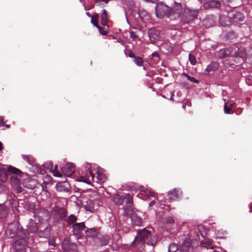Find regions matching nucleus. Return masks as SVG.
I'll use <instances>...</instances> for the list:
<instances>
[{"label":"nucleus","mask_w":252,"mask_h":252,"mask_svg":"<svg viewBox=\"0 0 252 252\" xmlns=\"http://www.w3.org/2000/svg\"><path fill=\"white\" fill-rule=\"evenodd\" d=\"M246 58L245 50L244 48H239L234 55L228 57L224 60L223 63L225 66L231 65L238 66L243 63Z\"/></svg>","instance_id":"4"},{"label":"nucleus","mask_w":252,"mask_h":252,"mask_svg":"<svg viewBox=\"0 0 252 252\" xmlns=\"http://www.w3.org/2000/svg\"><path fill=\"white\" fill-rule=\"evenodd\" d=\"M219 20L220 24L223 26H227L230 24V18L228 16H220Z\"/></svg>","instance_id":"26"},{"label":"nucleus","mask_w":252,"mask_h":252,"mask_svg":"<svg viewBox=\"0 0 252 252\" xmlns=\"http://www.w3.org/2000/svg\"><path fill=\"white\" fill-rule=\"evenodd\" d=\"M80 182H82L83 183H87L89 185L91 184V182L90 181L89 179H87L86 177H84L83 176H80Z\"/></svg>","instance_id":"46"},{"label":"nucleus","mask_w":252,"mask_h":252,"mask_svg":"<svg viewBox=\"0 0 252 252\" xmlns=\"http://www.w3.org/2000/svg\"><path fill=\"white\" fill-rule=\"evenodd\" d=\"M10 177V182L12 188L20 185V179L17 177V175H12Z\"/></svg>","instance_id":"20"},{"label":"nucleus","mask_w":252,"mask_h":252,"mask_svg":"<svg viewBox=\"0 0 252 252\" xmlns=\"http://www.w3.org/2000/svg\"><path fill=\"white\" fill-rule=\"evenodd\" d=\"M144 0L145 1H147V2H151L152 3H155L157 1H158V0Z\"/></svg>","instance_id":"60"},{"label":"nucleus","mask_w":252,"mask_h":252,"mask_svg":"<svg viewBox=\"0 0 252 252\" xmlns=\"http://www.w3.org/2000/svg\"><path fill=\"white\" fill-rule=\"evenodd\" d=\"M96 2H99V1H103L105 3H107L109 1V0H94Z\"/></svg>","instance_id":"59"},{"label":"nucleus","mask_w":252,"mask_h":252,"mask_svg":"<svg viewBox=\"0 0 252 252\" xmlns=\"http://www.w3.org/2000/svg\"><path fill=\"white\" fill-rule=\"evenodd\" d=\"M152 58H155L156 59H157L156 61H158V60L159 59V55L157 52H154L152 54Z\"/></svg>","instance_id":"57"},{"label":"nucleus","mask_w":252,"mask_h":252,"mask_svg":"<svg viewBox=\"0 0 252 252\" xmlns=\"http://www.w3.org/2000/svg\"><path fill=\"white\" fill-rule=\"evenodd\" d=\"M174 94H171V96H170V99L171 100H172V101H173V100H174Z\"/></svg>","instance_id":"63"},{"label":"nucleus","mask_w":252,"mask_h":252,"mask_svg":"<svg viewBox=\"0 0 252 252\" xmlns=\"http://www.w3.org/2000/svg\"><path fill=\"white\" fill-rule=\"evenodd\" d=\"M139 14L140 17H147L148 16L147 12L144 10H139Z\"/></svg>","instance_id":"51"},{"label":"nucleus","mask_w":252,"mask_h":252,"mask_svg":"<svg viewBox=\"0 0 252 252\" xmlns=\"http://www.w3.org/2000/svg\"><path fill=\"white\" fill-rule=\"evenodd\" d=\"M130 37L132 38L133 40H135L137 39L138 37V35L136 34V32L132 31L130 32Z\"/></svg>","instance_id":"53"},{"label":"nucleus","mask_w":252,"mask_h":252,"mask_svg":"<svg viewBox=\"0 0 252 252\" xmlns=\"http://www.w3.org/2000/svg\"><path fill=\"white\" fill-rule=\"evenodd\" d=\"M166 222L171 225V228L172 229H175L177 226V222H175V219L172 217H167L166 219Z\"/></svg>","instance_id":"29"},{"label":"nucleus","mask_w":252,"mask_h":252,"mask_svg":"<svg viewBox=\"0 0 252 252\" xmlns=\"http://www.w3.org/2000/svg\"><path fill=\"white\" fill-rule=\"evenodd\" d=\"M86 204H84L83 201L80 200V208H83L86 211L92 212L94 209L93 205L92 204H89L88 202H86Z\"/></svg>","instance_id":"27"},{"label":"nucleus","mask_w":252,"mask_h":252,"mask_svg":"<svg viewBox=\"0 0 252 252\" xmlns=\"http://www.w3.org/2000/svg\"><path fill=\"white\" fill-rule=\"evenodd\" d=\"M73 235L69 238H65L62 242V247L63 252H78V247L75 243L72 241L73 237L79 239V223L73 225Z\"/></svg>","instance_id":"3"},{"label":"nucleus","mask_w":252,"mask_h":252,"mask_svg":"<svg viewBox=\"0 0 252 252\" xmlns=\"http://www.w3.org/2000/svg\"><path fill=\"white\" fill-rule=\"evenodd\" d=\"M182 13V4L176 2L170 7L162 3H159L156 8V13L158 18H162L166 16L170 20L179 19Z\"/></svg>","instance_id":"1"},{"label":"nucleus","mask_w":252,"mask_h":252,"mask_svg":"<svg viewBox=\"0 0 252 252\" xmlns=\"http://www.w3.org/2000/svg\"><path fill=\"white\" fill-rule=\"evenodd\" d=\"M148 34L151 42L154 43L158 40L159 32L156 30L155 28H151L148 31Z\"/></svg>","instance_id":"13"},{"label":"nucleus","mask_w":252,"mask_h":252,"mask_svg":"<svg viewBox=\"0 0 252 252\" xmlns=\"http://www.w3.org/2000/svg\"><path fill=\"white\" fill-rule=\"evenodd\" d=\"M246 81L248 85H252V76H247L246 78Z\"/></svg>","instance_id":"49"},{"label":"nucleus","mask_w":252,"mask_h":252,"mask_svg":"<svg viewBox=\"0 0 252 252\" xmlns=\"http://www.w3.org/2000/svg\"><path fill=\"white\" fill-rule=\"evenodd\" d=\"M246 58L245 61L247 63H252V48L250 49L247 52L245 50Z\"/></svg>","instance_id":"31"},{"label":"nucleus","mask_w":252,"mask_h":252,"mask_svg":"<svg viewBox=\"0 0 252 252\" xmlns=\"http://www.w3.org/2000/svg\"><path fill=\"white\" fill-rule=\"evenodd\" d=\"M48 242L49 245H51L53 246H56V243L54 239H49Z\"/></svg>","instance_id":"55"},{"label":"nucleus","mask_w":252,"mask_h":252,"mask_svg":"<svg viewBox=\"0 0 252 252\" xmlns=\"http://www.w3.org/2000/svg\"><path fill=\"white\" fill-rule=\"evenodd\" d=\"M51 228L49 227H45L44 230H40L38 232V235L40 237L48 238L50 235Z\"/></svg>","instance_id":"23"},{"label":"nucleus","mask_w":252,"mask_h":252,"mask_svg":"<svg viewBox=\"0 0 252 252\" xmlns=\"http://www.w3.org/2000/svg\"><path fill=\"white\" fill-rule=\"evenodd\" d=\"M146 243L148 245L154 246L156 243L155 239L152 238L151 232L146 228L139 230L137 235L133 241L132 245L137 249H141Z\"/></svg>","instance_id":"2"},{"label":"nucleus","mask_w":252,"mask_h":252,"mask_svg":"<svg viewBox=\"0 0 252 252\" xmlns=\"http://www.w3.org/2000/svg\"><path fill=\"white\" fill-rule=\"evenodd\" d=\"M97 28H98V29L99 30V32L101 35H107L108 32L106 31H104L103 30V28L101 27L100 26H99V27H97Z\"/></svg>","instance_id":"48"},{"label":"nucleus","mask_w":252,"mask_h":252,"mask_svg":"<svg viewBox=\"0 0 252 252\" xmlns=\"http://www.w3.org/2000/svg\"><path fill=\"white\" fill-rule=\"evenodd\" d=\"M109 243V238L108 237H104L102 238L100 241V245L101 246H106Z\"/></svg>","instance_id":"42"},{"label":"nucleus","mask_w":252,"mask_h":252,"mask_svg":"<svg viewBox=\"0 0 252 252\" xmlns=\"http://www.w3.org/2000/svg\"><path fill=\"white\" fill-rule=\"evenodd\" d=\"M182 194V192L179 189H174L168 192L167 196L170 200L174 201L180 198Z\"/></svg>","instance_id":"12"},{"label":"nucleus","mask_w":252,"mask_h":252,"mask_svg":"<svg viewBox=\"0 0 252 252\" xmlns=\"http://www.w3.org/2000/svg\"><path fill=\"white\" fill-rule=\"evenodd\" d=\"M220 6V1L217 0H208L203 5V7L205 9L219 8Z\"/></svg>","instance_id":"16"},{"label":"nucleus","mask_w":252,"mask_h":252,"mask_svg":"<svg viewBox=\"0 0 252 252\" xmlns=\"http://www.w3.org/2000/svg\"><path fill=\"white\" fill-rule=\"evenodd\" d=\"M189 61L190 62L191 64L192 65L195 64L196 63V58L195 56L192 55L191 54H189Z\"/></svg>","instance_id":"43"},{"label":"nucleus","mask_w":252,"mask_h":252,"mask_svg":"<svg viewBox=\"0 0 252 252\" xmlns=\"http://www.w3.org/2000/svg\"><path fill=\"white\" fill-rule=\"evenodd\" d=\"M144 192L145 195L148 196L149 198H150V197L156 198L155 192L153 190H152L150 189H146L144 190Z\"/></svg>","instance_id":"39"},{"label":"nucleus","mask_w":252,"mask_h":252,"mask_svg":"<svg viewBox=\"0 0 252 252\" xmlns=\"http://www.w3.org/2000/svg\"><path fill=\"white\" fill-rule=\"evenodd\" d=\"M101 24L106 25L108 22V14L106 10L103 9L101 16Z\"/></svg>","instance_id":"32"},{"label":"nucleus","mask_w":252,"mask_h":252,"mask_svg":"<svg viewBox=\"0 0 252 252\" xmlns=\"http://www.w3.org/2000/svg\"><path fill=\"white\" fill-rule=\"evenodd\" d=\"M56 188L58 191L67 192L69 191L70 185L69 183L66 181L59 182L57 183Z\"/></svg>","instance_id":"14"},{"label":"nucleus","mask_w":252,"mask_h":252,"mask_svg":"<svg viewBox=\"0 0 252 252\" xmlns=\"http://www.w3.org/2000/svg\"><path fill=\"white\" fill-rule=\"evenodd\" d=\"M219 66V64L217 63H212L207 67V69L209 70H211L212 69V67H213V69L215 70L218 68Z\"/></svg>","instance_id":"45"},{"label":"nucleus","mask_w":252,"mask_h":252,"mask_svg":"<svg viewBox=\"0 0 252 252\" xmlns=\"http://www.w3.org/2000/svg\"><path fill=\"white\" fill-rule=\"evenodd\" d=\"M85 234V237H94L97 235L96 229L94 228L89 229H87L84 233Z\"/></svg>","instance_id":"25"},{"label":"nucleus","mask_w":252,"mask_h":252,"mask_svg":"<svg viewBox=\"0 0 252 252\" xmlns=\"http://www.w3.org/2000/svg\"><path fill=\"white\" fill-rule=\"evenodd\" d=\"M232 52V49L231 48H227L225 49H221L219 51V56L220 58H226L230 55Z\"/></svg>","instance_id":"18"},{"label":"nucleus","mask_w":252,"mask_h":252,"mask_svg":"<svg viewBox=\"0 0 252 252\" xmlns=\"http://www.w3.org/2000/svg\"><path fill=\"white\" fill-rule=\"evenodd\" d=\"M98 14L93 15L91 18V23L96 28L99 26L98 24Z\"/></svg>","instance_id":"37"},{"label":"nucleus","mask_w":252,"mask_h":252,"mask_svg":"<svg viewBox=\"0 0 252 252\" xmlns=\"http://www.w3.org/2000/svg\"><path fill=\"white\" fill-rule=\"evenodd\" d=\"M3 119L2 117L0 116V124L2 125L3 124Z\"/></svg>","instance_id":"62"},{"label":"nucleus","mask_w":252,"mask_h":252,"mask_svg":"<svg viewBox=\"0 0 252 252\" xmlns=\"http://www.w3.org/2000/svg\"><path fill=\"white\" fill-rule=\"evenodd\" d=\"M198 13V11L197 10H193L186 8L183 11L181 21L184 23L188 24L196 18Z\"/></svg>","instance_id":"6"},{"label":"nucleus","mask_w":252,"mask_h":252,"mask_svg":"<svg viewBox=\"0 0 252 252\" xmlns=\"http://www.w3.org/2000/svg\"><path fill=\"white\" fill-rule=\"evenodd\" d=\"M124 197L123 195L116 194L114 196V202L117 205H121L124 202Z\"/></svg>","instance_id":"28"},{"label":"nucleus","mask_w":252,"mask_h":252,"mask_svg":"<svg viewBox=\"0 0 252 252\" xmlns=\"http://www.w3.org/2000/svg\"><path fill=\"white\" fill-rule=\"evenodd\" d=\"M156 202L155 200H153L149 204V206H153L154 205H155L156 204Z\"/></svg>","instance_id":"58"},{"label":"nucleus","mask_w":252,"mask_h":252,"mask_svg":"<svg viewBox=\"0 0 252 252\" xmlns=\"http://www.w3.org/2000/svg\"><path fill=\"white\" fill-rule=\"evenodd\" d=\"M134 63L138 66H141L144 63V60L141 57L135 56L133 58Z\"/></svg>","instance_id":"33"},{"label":"nucleus","mask_w":252,"mask_h":252,"mask_svg":"<svg viewBox=\"0 0 252 252\" xmlns=\"http://www.w3.org/2000/svg\"><path fill=\"white\" fill-rule=\"evenodd\" d=\"M244 18V16L240 12H237L234 15V20L236 22H242Z\"/></svg>","instance_id":"35"},{"label":"nucleus","mask_w":252,"mask_h":252,"mask_svg":"<svg viewBox=\"0 0 252 252\" xmlns=\"http://www.w3.org/2000/svg\"><path fill=\"white\" fill-rule=\"evenodd\" d=\"M87 168H88L87 171H89V174L91 175L92 180L94 181V175L90 170L91 165L90 164H87Z\"/></svg>","instance_id":"52"},{"label":"nucleus","mask_w":252,"mask_h":252,"mask_svg":"<svg viewBox=\"0 0 252 252\" xmlns=\"http://www.w3.org/2000/svg\"><path fill=\"white\" fill-rule=\"evenodd\" d=\"M187 78L188 79V80H189L190 81L192 82H193V83H199V81L197 79H196L195 78H194V77H191L190 76H188Z\"/></svg>","instance_id":"54"},{"label":"nucleus","mask_w":252,"mask_h":252,"mask_svg":"<svg viewBox=\"0 0 252 252\" xmlns=\"http://www.w3.org/2000/svg\"><path fill=\"white\" fill-rule=\"evenodd\" d=\"M124 202L126 204V206L123 207V215L124 216H128L130 213L133 211V198L132 197L128 194H126L124 197Z\"/></svg>","instance_id":"7"},{"label":"nucleus","mask_w":252,"mask_h":252,"mask_svg":"<svg viewBox=\"0 0 252 252\" xmlns=\"http://www.w3.org/2000/svg\"><path fill=\"white\" fill-rule=\"evenodd\" d=\"M14 190L16 191L17 193H21L23 191V189L20 185L17 186V187H15L13 188Z\"/></svg>","instance_id":"50"},{"label":"nucleus","mask_w":252,"mask_h":252,"mask_svg":"<svg viewBox=\"0 0 252 252\" xmlns=\"http://www.w3.org/2000/svg\"><path fill=\"white\" fill-rule=\"evenodd\" d=\"M249 208L250 210V212H252V202L249 205Z\"/></svg>","instance_id":"61"},{"label":"nucleus","mask_w":252,"mask_h":252,"mask_svg":"<svg viewBox=\"0 0 252 252\" xmlns=\"http://www.w3.org/2000/svg\"><path fill=\"white\" fill-rule=\"evenodd\" d=\"M195 245V242L188 238L184 241L181 248L183 250V252H192Z\"/></svg>","instance_id":"9"},{"label":"nucleus","mask_w":252,"mask_h":252,"mask_svg":"<svg viewBox=\"0 0 252 252\" xmlns=\"http://www.w3.org/2000/svg\"><path fill=\"white\" fill-rule=\"evenodd\" d=\"M18 239L12 243L13 247L17 251L21 250L24 248L27 244L25 237H17Z\"/></svg>","instance_id":"10"},{"label":"nucleus","mask_w":252,"mask_h":252,"mask_svg":"<svg viewBox=\"0 0 252 252\" xmlns=\"http://www.w3.org/2000/svg\"><path fill=\"white\" fill-rule=\"evenodd\" d=\"M9 176H10L7 170H6L5 169L2 168L0 169V180L2 182H6Z\"/></svg>","instance_id":"22"},{"label":"nucleus","mask_w":252,"mask_h":252,"mask_svg":"<svg viewBox=\"0 0 252 252\" xmlns=\"http://www.w3.org/2000/svg\"><path fill=\"white\" fill-rule=\"evenodd\" d=\"M130 217L133 225L140 226L142 223V219L135 213H130Z\"/></svg>","instance_id":"17"},{"label":"nucleus","mask_w":252,"mask_h":252,"mask_svg":"<svg viewBox=\"0 0 252 252\" xmlns=\"http://www.w3.org/2000/svg\"><path fill=\"white\" fill-rule=\"evenodd\" d=\"M88 229L85 225L84 222H80V239L84 235V232Z\"/></svg>","instance_id":"38"},{"label":"nucleus","mask_w":252,"mask_h":252,"mask_svg":"<svg viewBox=\"0 0 252 252\" xmlns=\"http://www.w3.org/2000/svg\"><path fill=\"white\" fill-rule=\"evenodd\" d=\"M77 220V217L72 214L70 215L67 219L65 218V220L67 221L69 224H73Z\"/></svg>","instance_id":"34"},{"label":"nucleus","mask_w":252,"mask_h":252,"mask_svg":"<svg viewBox=\"0 0 252 252\" xmlns=\"http://www.w3.org/2000/svg\"><path fill=\"white\" fill-rule=\"evenodd\" d=\"M6 235L8 237L13 238L14 237H26L24 230L19 227L16 223H11L8 225L6 229Z\"/></svg>","instance_id":"5"},{"label":"nucleus","mask_w":252,"mask_h":252,"mask_svg":"<svg viewBox=\"0 0 252 252\" xmlns=\"http://www.w3.org/2000/svg\"><path fill=\"white\" fill-rule=\"evenodd\" d=\"M7 171L9 173V175L10 177H11V176L12 175L20 176L22 173L21 171L20 170H19L18 169H17L15 167H14L11 165H9L7 167Z\"/></svg>","instance_id":"24"},{"label":"nucleus","mask_w":252,"mask_h":252,"mask_svg":"<svg viewBox=\"0 0 252 252\" xmlns=\"http://www.w3.org/2000/svg\"><path fill=\"white\" fill-rule=\"evenodd\" d=\"M215 18L213 15L207 16L203 20V24L206 28H209L215 24Z\"/></svg>","instance_id":"15"},{"label":"nucleus","mask_w":252,"mask_h":252,"mask_svg":"<svg viewBox=\"0 0 252 252\" xmlns=\"http://www.w3.org/2000/svg\"><path fill=\"white\" fill-rule=\"evenodd\" d=\"M36 181L35 180H31L29 181V184L26 183L25 187L28 189H33L35 187Z\"/></svg>","instance_id":"40"},{"label":"nucleus","mask_w":252,"mask_h":252,"mask_svg":"<svg viewBox=\"0 0 252 252\" xmlns=\"http://www.w3.org/2000/svg\"><path fill=\"white\" fill-rule=\"evenodd\" d=\"M52 213L58 218V221L65 220L66 217V210L63 207L56 206L53 208Z\"/></svg>","instance_id":"8"},{"label":"nucleus","mask_w":252,"mask_h":252,"mask_svg":"<svg viewBox=\"0 0 252 252\" xmlns=\"http://www.w3.org/2000/svg\"><path fill=\"white\" fill-rule=\"evenodd\" d=\"M53 175L54 176L56 177H62V174L58 170L54 171L53 172Z\"/></svg>","instance_id":"56"},{"label":"nucleus","mask_w":252,"mask_h":252,"mask_svg":"<svg viewBox=\"0 0 252 252\" xmlns=\"http://www.w3.org/2000/svg\"><path fill=\"white\" fill-rule=\"evenodd\" d=\"M7 215V212L6 210L0 206V219H3L5 218Z\"/></svg>","instance_id":"41"},{"label":"nucleus","mask_w":252,"mask_h":252,"mask_svg":"<svg viewBox=\"0 0 252 252\" xmlns=\"http://www.w3.org/2000/svg\"><path fill=\"white\" fill-rule=\"evenodd\" d=\"M200 244L201 246L204 247L207 249H213L214 245L213 244V241L210 239H205L200 242Z\"/></svg>","instance_id":"21"},{"label":"nucleus","mask_w":252,"mask_h":252,"mask_svg":"<svg viewBox=\"0 0 252 252\" xmlns=\"http://www.w3.org/2000/svg\"><path fill=\"white\" fill-rule=\"evenodd\" d=\"M96 173H97L96 178L99 182L103 183V182H104L106 181L107 177L104 174L101 173L100 171H97L96 172Z\"/></svg>","instance_id":"36"},{"label":"nucleus","mask_w":252,"mask_h":252,"mask_svg":"<svg viewBox=\"0 0 252 252\" xmlns=\"http://www.w3.org/2000/svg\"><path fill=\"white\" fill-rule=\"evenodd\" d=\"M224 112L225 114H231L233 113L231 108L227 105V103H225L224 106Z\"/></svg>","instance_id":"47"},{"label":"nucleus","mask_w":252,"mask_h":252,"mask_svg":"<svg viewBox=\"0 0 252 252\" xmlns=\"http://www.w3.org/2000/svg\"><path fill=\"white\" fill-rule=\"evenodd\" d=\"M168 252H183V250L178 244L172 243L168 247Z\"/></svg>","instance_id":"19"},{"label":"nucleus","mask_w":252,"mask_h":252,"mask_svg":"<svg viewBox=\"0 0 252 252\" xmlns=\"http://www.w3.org/2000/svg\"><path fill=\"white\" fill-rule=\"evenodd\" d=\"M3 149L2 143L0 141V151L2 150Z\"/></svg>","instance_id":"64"},{"label":"nucleus","mask_w":252,"mask_h":252,"mask_svg":"<svg viewBox=\"0 0 252 252\" xmlns=\"http://www.w3.org/2000/svg\"><path fill=\"white\" fill-rule=\"evenodd\" d=\"M61 169L63 174L68 177H71L75 171V167L71 163L65 164Z\"/></svg>","instance_id":"11"},{"label":"nucleus","mask_w":252,"mask_h":252,"mask_svg":"<svg viewBox=\"0 0 252 252\" xmlns=\"http://www.w3.org/2000/svg\"><path fill=\"white\" fill-rule=\"evenodd\" d=\"M125 54L129 58H134L136 56L133 52L130 49H127L125 51Z\"/></svg>","instance_id":"44"},{"label":"nucleus","mask_w":252,"mask_h":252,"mask_svg":"<svg viewBox=\"0 0 252 252\" xmlns=\"http://www.w3.org/2000/svg\"><path fill=\"white\" fill-rule=\"evenodd\" d=\"M215 234L218 238L225 239L226 237L227 232L226 231L220 229L216 231Z\"/></svg>","instance_id":"30"}]
</instances>
